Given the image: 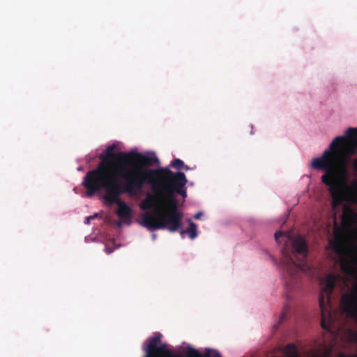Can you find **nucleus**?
Segmentation results:
<instances>
[{"instance_id":"f257e3e1","label":"nucleus","mask_w":357,"mask_h":357,"mask_svg":"<svg viewBox=\"0 0 357 357\" xmlns=\"http://www.w3.org/2000/svg\"><path fill=\"white\" fill-rule=\"evenodd\" d=\"M148 184L154 194L148 193L139 207L143 211L158 209L164 221H151L146 218L142 223H181V215L178 211V202L175 194L187 197L185 185L187 178L181 172H173L167 167L149 169L146 172Z\"/></svg>"},{"instance_id":"f03ea898","label":"nucleus","mask_w":357,"mask_h":357,"mask_svg":"<svg viewBox=\"0 0 357 357\" xmlns=\"http://www.w3.org/2000/svg\"><path fill=\"white\" fill-rule=\"evenodd\" d=\"M115 145L109 146L98 156L101 160L96 169L89 171L82 181V185L86 189L96 190L100 186L120 181L117 177V169L121 170V177L126 180L128 175L136 169L146 172L155 162L157 158H153L136 151L114 153Z\"/></svg>"},{"instance_id":"7ed1b4c3","label":"nucleus","mask_w":357,"mask_h":357,"mask_svg":"<svg viewBox=\"0 0 357 357\" xmlns=\"http://www.w3.org/2000/svg\"><path fill=\"white\" fill-rule=\"evenodd\" d=\"M345 141L346 138L343 136L335 137L330 144L329 149L326 150L321 157L316 158L312 162V168L324 171L321 180L328 187L333 208L344 202L357 205V180H352L347 184L340 176V160L335 149H338Z\"/></svg>"},{"instance_id":"20e7f679","label":"nucleus","mask_w":357,"mask_h":357,"mask_svg":"<svg viewBox=\"0 0 357 357\" xmlns=\"http://www.w3.org/2000/svg\"><path fill=\"white\" fill-rule=\"evenodd\" d=\"M145 173L136 169L128 175L125 183L114 182L100 186L96 190L86 189V196L91 197L96 193L104 190L105 199L109 204L118 205L117 215L124 220H128L132 216V210L124 202L120 199V195L124 193L134 195L142 192L144 186L148 184Z\"/></svg>"},{"instance_id":"39448f33","label":"nucleus","mask_w":357,"mask_h":357,"mask_svg":"<svg viewBox=\"0 0 357 357\" xmlns=\"http://www.w3.org/2000/svg\"><path fill=\"white\" fill-rule=\"evenodd\" d=\"M356 225H333L334 226V240L331 242V247L335 253L340 257V267L343 273L349 275H354L356 273L355 261L345 258L344 256L348 252L347 241L349 226H356Z\"/></svg>"},{"instance_id":"423d86ee","label":"nucleus","mask_w":357,"mask_h":357,"mask_svg":"<svg viewBox=\"0 0 357 357\" xmlns=\"http://www.w3.org/2000/svg\"><path fill=\"white\" fill-rule=\"evenodd\" d=\"M339 276L335 274H329L321 282L322 288L319 296V305L321 310L322 328L330 331V327L333 322V315L331 308V296L336 286V282Z\"/></svg>"},{"instance_id":"0eeeda50","label":"nucleus","mask_w":357,"mask_h":357,"mask_svg":"<svg viewBox=\"0 0 357 357\" xmlns=\"http://www.w3.org/2000/svg\"><path fill=\"white\" fill-rule=\"evenodd\" d=\"M275 239L278 243H284L287 246L289 243L292 245L294 252L303 257L307 255V245L305 239L301 235L294 236L290 229L279 230L275 233Z\"/></svg>"},{"instance_id":"6e6552de","label":"nucleus","mask_w":357,"mask_h":357,"mask_svg":"<svg viewBox=\"0 0 357 357\" xmlns=\"http://www.w3.org/2000/svg\"><path fill=\"white\" fill-rule=\"evenodd\" d=\"M340 306L349 317L357 320V284L353 291L342 296ZM349 336L352 342L357 344V331L351 330Z\"/></svg>"},{"instance_id":"1a4fd4ad","label":"nucleus","mask_w":357,"mask_h":357,"mask_svg":"<svg viewBox=\"0 0 357 357\" xmlns=\"http://www.w3.org/2000/svg\"><path fill=\"white\" fill-rule=\"evenodd\" d=\"M283 250L284 256L281 263L290 277V280L288 284V285L290 286L291 283L294 282V280L297 278L301 270H303L305 264L303 263L296 264L292 257L286 253L285 248H284Z\"/></svg>"},{"instance_id":"9d476101","label":"nucleus","mask_w":357,"mask_h":357,"mask_svg":"<svg viewBox=\"0 0 357 357\" xmlns=\"http://www.w3.org/2000/svg\"><path fill=\"white\" fill-rule=\"evenodd\" d=\"M161 342V334L157 333L147 340V345L144 348L145 355L144 357H155L154 352Z\"/></svg>"},{"instance_id":"9b49d317","label":"nucleus","mask_w":357,"mask_h":357,"mask_svg":"<svg viewBox=\"0 0 357 357\" xmlns=\"http://www.w3.org/2000/svg\"><path fill=\"white\" fill-rule=\"evenodd\" d=\"M144 227L147 231H153L158 230H168L170 232L180 231L182 225H141Z\"/></svg>"},{"instance_id":"f8f14e48","label":"nucleus","mask_w":357,"mask_h":357,"mask_svg":"<svg viewBox=\"0 0 357 357\" xmlns=\"http://www.w3.org/2000/svg\"><path fill=\"white\" fill-rule=\"evenodd\" d=\"M187 357H221V355L218 351L209 349H207L204 354H201L196 349L188 347Z\"/></svg>"},{"instance_id":"ddd939ff","label":"nucleus","mask_w":357,"mask_h":357,"mask_svg":"<svg viewBox=\"0 0 357 357\" xmlns=\"http://www.w3.org/2000/svg\"><path fill=\"white\" fill-rule=\"evenodd\" d=\"M155 357H183L180 354H174L167 348L166 344H161L157 347L155 352Z\"/></svg>"},{"instance_id":"4468645a","label":"nucleus","mask_w":357,"mask_h":357,"mask_svg":"<svg viewBox=\"0 0 357 357\" xmlns=\"http://www.w3.org/2000/svg\"><path fill=\"white\" fill-rule=\"evenodd\" d=\"M356 215L355 213L349 208H344L343 210V220L340 222L344 223H357L355 220Z\"/></svg>"},{"instance_id":"2eb2a0df","label":"nucleus","mask_w":357,"mask_h":357,"mask_svg":"<svg viewBox=\"0 0 357 357\" xmlns=\"http://www.w3.org/2000/svg\"><path fill=\"white\" fill-rule=\"evenodd\" d=\"M196 226L197 225H189V227L186 229H181V237L184 238L185 235H188L191 239L195 238L197 236Z\"/></svg>"},{"instance_id":"dca6fc26","label":"nucleus","mask_w":357,"mask_h":357,"mask_svg":"<svg viewBox=\"0 0 357 357\" xmlns=\"http://www.w3.org/2000/svg\"><path fill=\"white\" fill-rule=\"evenodd\" d=\"M170 166L172 168H174L176 170H178V171H180L181 169H185V170L189 169L188 166L185 165L184 164V162L181 159H178V158L173 160L170 164Z\"/></svg>"},{"instance_id":"f3484780","label":"nucleus","mask_w":357,"mask_h":357,"mask_svg":"<svg viewBox=\"0 0 357 357\" xmlns=\"http://www.w3.org/2000/svg\"><path fill=\"white\" fill-rule=\"evenodd\" d=\"M357 149V137H354L351 139V142L347 147V155H351L355 153L356 149Z\"/></svg>"},{"instance_id":"a211bd4d","label":"nucleus","mask_w":357,"mask_h":357,"mask_svg":"<svg viewBox=\"0 0 357 357\" xmlns=\"http://www.w3.org/2000/svg\"><path fill=\"white\" fill-rule=\"evenodd\" d=\"M284 351L287 354H294L296 352V347L294 344L290 343L286 345L284 348Z\"/></svg>"},{"instance_id":"6ab92c4d","label":"nucleus","mask_w":357,"mask_h":357,"mask_svg":"<svg viewBox=\"0 0 357 357\" xmlns=\"http://www.w3.org/2000/svg\"><path fill=\"white\" fill-rule=\"evenodd\" d=\"M347 135L349 137H357V128H349L347 130Z\"/></svg>"},{"instance_id":"aec40b11","label":"nucleus","mask_w":357,"mask_h":357,"mask_svg":"<svg viewBox=\"0 0 357 357\" xmlns=\"http://www.w3.org/2000/svg\"><path fill=\"white\" fill-rule=\"evenodd\" d=\"M202 215H203V213L201 211H199L192 216V218H194L195 220H199L200 218V217Z\"/></svg>"},{"instance_id":"412c9836","label":"nucleus","mask_w":357,"mask_h":357,"mask_svg":"<svg viewBox=\"0 0 357 357\" xmlns=\"http://www.w3.org/2000/svg\"><path fill=\"white\" fill-rule=\"evenodd\" d=\"M94 218H98V214L86 217V223H89L90 220L93 219Z\"/></svg>"},{"instance_id":"4be33fe9","label":"nucleus","mask_w":357,"mask_h":357,"mask_svg":"<svg viewBox=\"0 0 357 357\" xmlns=\"http://www.w3.org/2000/svg\"><path fill=\"white\" fill-rule=\"evenodd\" d=\"M105 250L107 254H111L113 252V249L110 248L108 245H105Z\"/></svg>"},{"instance_id":"5701e85b","label":"nucleus","mask_w":357,"mask_h":357,"mask_svg":"<svg viewBox=\"0 0 357 357\" xmlns=\"http://www.w3.org/2000/svg\"><path fill=\"white\" fill-rule=\"evenodd\" d=\"M155 231H150L151 233V236H152L153 240H155L156 238V234L155 233Z\"/></svg>"},{"instance_id":"b1692460","label":"nucleus","mask_w":357,"mask_h":357,"mask_svg":"<svg viewBox=\"0 0 357 357\" xmlns=\"http://www.w3.org/2000/svg\"><path fill=\"white\" fill-rule=\"evenodd\" d=\"M354 169L357 172V159L354 160Z\"/></svg>"},{"instance_id":"393cba45","label":"nucleus","mask_w":357,"mask_h":357,"mask_svg":"<svg viewBox=\"0 0 357 357\" xmlns=\"http://www.w3.org/2000/svg\"><path fill=\"white\" fill-rule=\"evenodd\" d=\"M188 223H190V224H192V218H190L188 220Z\"/></svg>"},{"instance_id":"a878e982","label":"nucleus","mask_w":357,"mask_h":357,"mask_svg":"<svg viewBox=\"0 0 357 357\" xmlns=\"http://www.w3.org/2000/svg\"><path fill=\"white\" fill-rule=\"evenodd\" d=\"M347 357H357V354L356 355H349Z\"/></svg>"},{"instance_id":"bb28decb","label":"nucleus","mask_w":357,"mask_h":357,"mask_svg":"<svg viewBox=\"0 0 357 357\" xmlns=\"http://www.w3.org/2000/svg\"><path fill=\"white\" fill-rule=\"evenodd\" d=\"M114 223L120 224V223H121V222L120 221H116V222H115Z\"/></svg>"},{"instance_id":"cd10ccee","label":"nucleus","mask_w":357,"mask_h":357,"mask_svg":"<svg viewBox=\"0 0 357 357\" xmlns=\"http://www.w3.org/2000/svg\"><path fill=\"white\" fill-rule=\"evenodd\" d=\"M118 225V227H121V226H122V225H121V224H119V225Z\"/></svg>"},{"instance_id":"c85d7f7f","label":"nucleus","mask_w":357,"mask_h":357,"mask_svg":"<svg viewBox=\"0 0 357 357\" xmlns=\"http://www.w3.org/2000/svg\"><path fill=\"white\" fill-rule=\"evenodd\" d=\"M283 316H284V314H282V317H280V319H283Z\"/></svg>"},{"instance_id":"c756f323","label":"nucleus","mask_w":357,"mask_h":357,"mask_svg":"<svg viewBox=\"0 0 357 357\" xmlns=\"http://www.w3.org/2000/svg\"><path fill=\"white\" fill-rule=\"evenodd\" d=\"M333 223H334V224H336V223H337V222H336V220H335L333 221Z\"/></svg>"}]
</instances>
